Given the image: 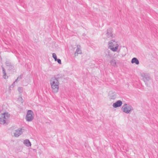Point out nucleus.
Listing matches in <instances>:
<instances>
[{"instance_id":"nucleus-9","label":"nucleus","mask_w":158,"mask_h":158,"mask_svg":"<svg viewBox=\"0 0 158 158\" xmlns=\"http://www.w3.org/2000/svg\"><path fill=\"white\" fill-rule=\"evenodd\" d=\"M82 54V51L81 49V46L80 45H77L76 51L74 53L75 56H77L78 54Z\"/></svg>"},{"instance_id":"nucleus-15","label":"nucleus","mask_w":158,"mask_h":158,"mask_svg":"<svg viewBox=\"0 0 158 158\" xmlns=\"http://www.w3.org/2000/svg\"><path fill=\"white\" fill-rule=\"evenodd\" d=\"M18 100L19 102H21L22 103H23L24 102V100L21 97H19L18 98Z\"/></svg>"},{"instance_id":"nucleus-24","label":"nucleus","mask_w":158,"mask_h":158,"mask_svg":"<svg viewBox=\"0 0 158 158\" xmlns=\"http://www.w3.org/2000/svg\"><path fill=\"white\" fill-rule=\"evenodd\" d=\"M2 71L3 70H5V69H4V67L2 66Z\"/></svg>"},{"instance_id":"nucleus-4","label":"nucleus","mask_w":158,"mask_h":158,"mask_svg":"<svg viewBox=\"0 0 158 158\" xmlns=\"http://www.w3.org/2000/svg\"><path fill=\"white\" fill-rule=\"evenodd\" d=\"M122 110L124 112L129 114L131 110H133V108L129 104H124L122 106Z\"/></svg>"},{"instance_id":"nucleus-1","label":"nucleus","mask_w":158,"mask_h":158,"mask_svg":"<svg viewBox=\"0 0 158 158\" xmlns=\"http://www.w3.org/2000/svg\"><path fill=\"white\" fill-rule=\"evenodd\" d=\"M108 48L113 52H119L120 49L118 50L119 45L117 41L111 40L108 43Z\"/></svg>"},{"instance_id":"nucleus-5","label":"nucleus","mask_w":158,"mask_h":158,"mask_svg":"<svg viewBox=\"0 0 158 158\" xmlns=\"http://www.w3.org/2000/svg\"><path fill=\"white\" fill-rule=\"evenodd\" d=\"M33 112L31 110H29L27 111L26 116L27 121L30 122L33 119Z\"/></svg>"},{"instance_id":"nucleus-16","label":"nucleus","mask_w":158,"mask_h":158,"mask_svg":"<svg viewBox=\"0 0 158 158\" xmlns=\"http://www.w3.org/2000/svg\"><path fill=\"white\" fill-rule=\"evenodd\" d=\"M52 57L56 61V60H57V57L56 54L55 53H53L52 54Z\"/></svg>"},{"instance_id":"nucleus-11","label":"nucleus","mask_w":158,"mask_h":158,"mask_svg":"<svg viewBox=\"0 0 158 158\" xmlns=\"http://www.w3.org/2000/svg\"><path fill=\"white\" fill-rule=\"evenodd\" d=\"M23 144L26 146L29 147L31 146V144L28 139H26L23 141Z\"/></svg>"},{"instance_id":"nucleus-20","label":"nucleus","mask_w":158,"mask_h":158,"mask_svg":"<svg viewBox=\"0 0 158 158\" xmlns=\"http://www.w3.org/2000/svg\"><path fill=\"white\" fill-rule=\"evenodd\" d=\"M22 77H23L22 75H21L19 76L17 78H18V79H21L22 78Z\"/></svg>"},{"instance_id":"nucleus-14","label":"nucleus","mask_w":158,"mask_h":158,"mask_svg":"<svg viewBox=\"0 0 158 158\" xmlns=\"http://www.w3.org/2000/svg\"><path fill=\"white\" fill-rule=\"evenodd\" d=\"M110 99H114L116 98V95L115 94L113 93L110 95Z\"/></svg>"},{"instance_id":"nucleus-23","label":"nucleus","mask_w":158,"mask_h":158,"mask_svg":"<svg viewBox=\"0 0 158 158\" xmlns=\"http://www.w3.org/2000/svg\"><path fill=\"white\" fill-rule=\"evenodd\" d=\"M108 56H109L110 57H111V55H110V54L109 53V52L108 51Z\"/></svg>"},{"instance_id":"nucleus-18","label":"nucleus","mask_w":158,"mask_h":158,"mask_svg":"<svg viewBox=\"0 0 158 158\" xmlns=\"http://www.w3.org/2000/svg\"><path fill=\"white\" fill-rule=\"evenodd\" d=\"M18 90L19 92L20 93H21V92H22V91H23L22 88L20 87H19L18 88Z\"/></svg>"},{"instance_id":"nucleus-3","label":"nucleus","mask_w":158,"mask_h":158,"mask_svg":"<svg viewBox=\"0 0 158 158\" xmlns=\"http://www.w3.org/2000/svg\"><path fill=\"white\" fill-rule=\"evenodd\" d=\"M10 114L7 112L0 114V123L1 124H5Z\"/></svg>"},{"instance_id":"nucleus-10","label":"nucleus","mask_w":158,"mask_h":158,"mask_svg":"<svg viewBox=\"0 0 158 158\" xmlns=\"http://www.w3.org/2000/svg\"><path fill=\"white\" fill-rule=\"evenodd\" d=\"M122 104V102L121 101L118 100L116 102L114 103L113 106L114 108H117L121 106Z\"/></svg>"},{"instance_id":"nucleus-21","label":"nucleus","mask_w":158,"mask_h":158,"mask_svg":"<svg viewBox=\"0 0 158 158\" xmlns=\"http://www.w3.org/2000/svg\"><path fill=\"white\" fill-rule=\"evenodd\" d=\"M18 79H18V78H17L13 83H14L15 82H17V81H18Z\"/></svg>"},{"instance_id":"nucleus-8","label":"nucleus","mask_w":158,"mask_h":158,"mask_svg":"<svg viewBox=\"0 0 158 158\" xmlns=\"http://www.w3.org/2000/svg\"><path fill=\"white\" fill-rule=\"evenodd\" d=\"M24 130L21 128L15 130L14 133V136L17 137H18L23 132V131Z\"/></svg>"},{"instance_id":"nucleus-19","label":"nucleus","mask_w":158,"mask_h":158,"mask_svg":"<svg viewBox=\"0 0 158 158\" xmlns=\"http://www.w3.org/2000/svg\"><path fill=\"white\" fill-rule=\"evenodd\" d=\"M56 61H57L58 64H61V60L60 59H57V60H56Z\"/></svg>"},{"instance_id":"nucleus-6","label":"nucleus","mask_w":158,"mask_h":158,"mask_svg":"<svg viewBox=\"0 0 158 158\" xmlns=\"http://www.w3.org/2000/svg\"><path fill=\"white\" fill-rule=\"evenodd\" d=\"M106 35V39L112 38L114 37V35L113 33L112 28H110L107 29Z\"/></svg>"},{"instance_id":"nucleus-22","label":"nucleus","mask_w":158,"mask_h":158,"mask_svg":"<svg viewBox=\"0 0 158 158\" xmlns=\"http://www.w3.org/2000/svg\"><path fill=\"white\" fill-rule=\"evenodd\" d=\"M6 65L7 66H9L10 65V63H6Z\"/></svg>"},{"instance_id":"nucleus-2","label":"nucleus","mask_w":158,"mask_h":158,"mask_svg":"<svg viewBox=\"0 0 158 158\" xmlns=\"http://www.w3.org/2000/svg\"><path fill=\"white\" fill-rule=\"evenodd\" d=\"M59 81L58 79L56 78H52L51 81V85L54 93L58 92L59 89Z\"/></svg>"},{"instance_id":"nucleus-17","label":"nucleus","mask_w":158,"mask_h":158,"mask_svg":"<svg viewBox=\"0 0 158 158\" xmlns=\"http://www.w3.org/2000/svg\"><path fill=\"white\" fill-rule=\"evenodd\" d=\"M2 72L3 74V78L4 79H6V73L5 72V70H3L2 71Z\"/></svg>"},{"instance_id":"nucleus-7","label":"nucleus","mask_w":158,"mask_h":158,"mask_svg":"<svg viewBox=\"0 0 158 158\" xmlns=\"http://www.w3.org/2000/svg\"><path fill=\"white\" fill-rule=\"evenodd\" d=\"M141 76L143 77V81L145 82L151 79L149 75L148 74L143 73L141 74Z\"/></svg>"},{"instance_id":"nucleus-13","label":"nucleus","mask_w":158,"mask_h":158,"mask_svg":"<svg viewBox=\"0 0 158 158\" xmlns=\"http://www.w3.org/2000/svg\"><path fill=\"white\" fill-rule=\"evenodd\" d=\"M111 65L113 66H115L116 65V62L115 60L114 59H112L110 61Z\"/></svg>"},{"instance_id":"nucleus-12","label":"nucleus","mask_w":158,"mask_h":158,"mask_svg":"<svg viewBox=\"0 0 158 158\" xmlns=\"http://www.w3.org/2000/svg\"><path fill=\"white\" fill-rule=\"evenodd\" d=\"M132 64L135 63L136 64L138 65L139 64V61L136 58H133L131 60Z\"/></svg>"}]
</instances>
